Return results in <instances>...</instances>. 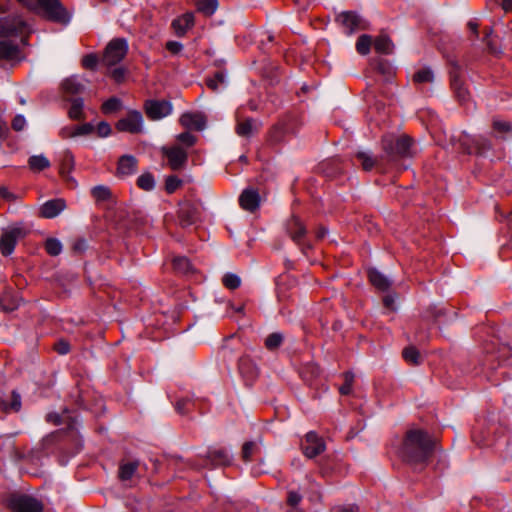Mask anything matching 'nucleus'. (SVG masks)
Returning a JSON list of instances; mask_svg holds the SVG:
<instances>
[{
  "instance_id": "1",
  "label": "nucleus",
  "mask_w": 512,
  "mask_h": 512,
  "mask_svg": "<svg viewBox=\"0 0 512 512\" xmlns=\"http://www.w3.org/2000/svg\"><path fill=\"white\" fill-rule=\"evenodd\" d=\"M436 449V441L421 429L407 431L400 456L410 464L425 463Z\"/></svg>"
},
{
  "instance_id": "2",
  "label": "nucleus",
  "mask_w": 512,
  "mask_h": 512,
  "mask_svg": "<svg viewBox=\"0 0 512 512\" xmlns=\"http://www.w3.org/2000/svg\"><path fill=\"white\" fill-rule=\"evenodd\" d=\"M26 29V23L20 17L0 19V60L20 61L18 46L9 38L20 35Z\"/></svg>"
},
{
  "instance_id": "3",
  "label": "nucleus",
  "mask_w": 512,
  "mask_h": 512,
  "mask_svg": "<svg viewBox=\"0 0 512 512\" xmlns=\"http://www.w3.org/2000/svg\"><path fill=\"white\" fill-rule=\"evenodd\" d=\"M28 9L42 15L45 19L67 24L71 15L60 0H17Z\"/></svg>"
},
{
  "instance_id": "4",
  "label": "nucleus",
  "mask_w": 512,
  "mask_h": 512,
  "mask_svg": "<svg viewBox=\"0 0 512 512\" xmlns=\"http://www.w3.org/2000/svg\"><path fill=\"white\" fill-rule=\"evenodd\" d=\"M382 148L389 159L413 157L416 154L413 141L407 135L385 136L382 139Z\"/></svg>"
},
{
  "instance_id": "5",
  "label": "nucleus",
  "mask_w": 512,
  "mask_h": 512,
  "mask_svg": "<svg viewBox=\"0 0 512 512\" xmlns=\"http://www.w3.org/2000/svg\"><path fill=\"white\" fill-rule=\"evenodd\" d=\"M27 230L21 224L3 230L0 237V251L2 255L9 256L13 253L17 241L27 234Z\"/></svg>"
},
{
  "instance_id": "6",
  "label": "nucleus",
  "mask_w": 512,
  "mask_h": 512,
  "mask_svg": "<svg viewBox=\"0 0 512 512\" xmlns=\"http://www.w3.org/2000/svg\"><path fill=\"white\" fill-rule=\"evenodd\" d=\"M127 51L128 44L125 39H113L108 43L102 61L108 66L116 65L125 57Z\"/></svg>"
},
{
  "instance_id": "7",
  "label": "nucleus",
  "mask_w": 512,
  "mask_h": 512,
  "mask_svg": "<svg viewBox=\"0 0 512 512\" xmlns=\"http://www.w3.org/2000/svg\"><path fill=\"white\" fill-rule=\"evenodd\" d=\"M161 152L168 159V165L172 170L178 171L186 167L188 154L181 146H163Z\"/></svg>"
},
{
  "instance_id": "8",
  "label": "nucleus",
  "mask_w": 512,
  "mask_h": 512,
  "mask_svg": "<svg viewBox=\"0 0 512 512\" xmlns=\"http://www.w3.org/2000/svg\"><path fill=\"white\" fill-rule=\"evenodd\" d=\"M8 506L14 512H41L43 509L42 504L27 495H15L8 501Z\"/></svg>"
},
{
  "instance_id": "9",
  "label": "nucleus",
  "mask_w": 512,
  "mask_h": 512,
  "mask_svg": "<svg viewBox=\"0 0 512 512\" xmlns=\"http://www.w3.org/2000/svg\"><path fill=\"white\" fill-rule=\"evenodd\" d=\"M143 116L139 111H130L125 117L121 118L116 128L121 132L132 134L141 133L143 131Z\"/></svg>"
},
{
  "instance_id": "10",
  "label": "nucleus",
  "mask_w": 512,
  "mask_h": 512,
  "mask_svg": "<svg viewBox=\"0 0 512 512\" xmlns=\"http://www.w3.org/2000/svg\"><path fill=\"white\" fill-rule=\"evenodd\" d=\"M336 20L348 35L353 34L357 30L367 28V22L355 12H342L337 16Z\"/></svg>"
},
{
  "instance_id": "11",
  "label": "nucleus",
  "mask_w": 512,
  "mask_h": 512,
  "mask_svg": "<svg viewBox=\"0 0 512 512\" xmlns=\"http://www.w3.org/2000/svg\"><path fill=\"white\" fill-rule=\"evenodd\" d=\"M145 112L151 120H160L172 112V104L165 100H148L145 103Z\"/></svg>"
},
{
  "instance_id": "12",
  "label": "nucleus",
  "mask_w": 512,
  "mask_h": 512,
  "mask_svg": "<svg viewBox=\"0 0 512 512\" xmlns=\"http://www.w3.org/2000/svg\"><path fill=\"white\" fill-rule=\"evenodd\" d=\"M302 449L308 458H314L325 450V444L315 432L311 431L306 434L305 444Z\"/></svg>"
},
{
  "instance_id": "13",
  "label": "nucleus",
  "mask_w": 512,
  "mask_h": 512,
  "mask_svg": "<svg viewBox=\"0 0 512 512\" xmlns=\"http://www.w3.org/2000/svg\"><path fill=\"white\" fill-rule=\"evenodd\" d=\"M261 198L258 190L254 188H246L239 197V204L242 209L248 212L256 211L260 206Z\"/></svg>"
},
{
  "instance_id": "14",
  "label": "nucleus",
  "mask_w": 512,
  "mask_h": 512,
  "mask_svg": "<svg viewBox=\"0 0 512 512\" xmlns=\"http://www.w3.org/2000/svg\"><path fill=\"white\" fill-rule=\"evenodd\" d=\"M178 217L180 225L182 227H188L199 220V210L194 204L184 202L180 205Z\"/></svg>"
},
{
  "instance_id": "15",
  "label": "nucleus",
  "mask_w": 512,
  "mask_h": 512,
  "mask_svg": "<svg viewBox=\"0 0 512 512\" xmlns=\"http://www.w3.org/2000/svg\"><path fill=\"white\" fill-rule=\"evenodd\" d=\"M66 209V202L64 199L57 198L48 200L40 208V216L43 218L51 219L58 216Z\"/></svg>"
},
{
  "instance_id": "16",
  "label": "nucleus",
  "mask_w": 512,
  "mask_h": 512,
  "mask_svg": "<svg viewBox=\"0 0 512 512\" xmlns=\"http://www.w3.org/2000/svg\"><path fill=\"white\" fill-rule=\"evenodd\" d=\"M179 122L189 129L203 130L206 126V118L201 113H184L181 115Z\"/></svg>"
},
{
  "instance_id": "17",
  "label": "nucleus",
  "mask_w": 512,
  "mask_h": 512,
  "mask_svg": "<svg viewBox=\"0 0 512 512\" xmlns=\"http://www.w3.org/2000/svg\"><path fill=\"white\" fill-rule=\"evenodd\" d=\"M238 370L241 377L246 382L253 381L257 374L258 370L256 365L252 362V360L248 357H241L238 362Z\"/></svg>"
},
{
  "instance_id": "18",
  "label": "nucleus",
  "mask_w": 512,
  "mask_h": 512,
  "mask_svg": "<svg viewBox=\"0 0 512 512\" xmlns=\"http://www.w3.org/2000/svg\"><path fill=\"white\" fill-rule=\"evenodd\" d=\"M86 80L79 78V76L73 75L64 79L61 83V87L65 93L68 94H79L85 90Z\"/></svg>"
},
{
  "instance_id": "19",
  "label": "nucleus",
  "mask_w": 512,
  "mask_h": 512,
  "mask_svg": "<svg viewBox=\"0 0 512 512\" xmlns=\"http://www.w3.org/2000/svg\"><path fill=\"white\" fill-rule=\"evenodd\" d=\"M287 233L290 235L293 241L299 243L301 238L305 235L306 230L304 225L302 224L301 220L296 217L292 216L289 221L287 222Z\"/></svg>"
},
{
  "instance_id": "20",
  "label": "nucleus",
  "mask_w": 512,
  "mask_h": 512,
  "mask_svg": "<svg viewBox=\"0 0 512 512\" xmlns=\"http://www.w3.org/2000/svg\"><path fill=\"white\" fill-rule=\"evenodd\" d=\"M259 129V124L252 118L239 120L236 125V133L240 137L249 138Z\"/></svg>"
},
{
  "instance_id": "21",
  "label": "nucleus",
  "mask_w": 512,
  "mask_h": 512,
  "mask_svg": "<svg viewBox=\"0 0 512 512\" xmlns=\"http://www.w3.org/2000/svg\"><path fill=\"white\" fill-rule=\"evenodd\" d=\"M194 24V15L192 13H185L181 17L173 20L172 27L178 36H183L188 29Z\"/></svg>"
},
{
  "instance_id": "22",
  "label": "nucleus",
  "mask_w": 512,
  "mask_h": 512,
  "mask_svg": "<svg viewBox=\"0 0 512 512\" xmlns=\"http://www.w3.org/2000/svg\"><path fill=\"white\" fill-rule=\"evenodd\" d=\"M0 408L6 413L18 412L21 408V396L13 391L8 397L0 399Z\"/></svg>"
},
{
  "instance_id": "23",
  "label": "nucleus",
  "mask_w": 512,
  "mask_h": 512,
  "mask_svg": "<svg viewBox=\"0 0 512 512\" xmlns=\"http://www.w3.org/2000/svg\"><path fill=\"white\" fill-rule=\"evenodd\" d=\"M204 457L209 460L212 465H227L231 461V455L223 449L209 450Z\"/></svg>"
},
{
  "instance_id": "24",
  "label": "nucleus",
  "mask_w": 512,
  "mask_h": 512,
  "mask_svg": "<svg viewBox=\"0 0 512 512\" xmlns=\"http://www.w3.org/2000/svg\"><path fill=\"white\" fill-rule=\"evenodd\" d=\"M137 160L132 155H123L118 162V173L126 176L136 172Z\"/></svg>"
},
{
  "instance_id": "25",
  "label": "nucleus",
  "mask_w": 512,
  "mask_h": 512,
  "mask_svg": "<svg viewBox=\"0 0 512 512\" xmlns=\"http://www.w3.org/2000/svg\"><path fill=\"white\" fill-rule=\"evenodd\" d=\"M451 85L457 99L464 103L469 99V91L465 87L464 82L457 74H452Z\"/></svg>"
},
{
  "instance_id": "26",
  "label": "nucleus",
  "mask_w": 512,
  "mask_h": 512,
  "mask_svg": "<svg viewBox=\"0 0 512 512\" xmlns=\"http://www.w3.org/2000/svg\"><path fill=\"white\" fill-rule=\"evenodd\" d=\"M376 52L381 54H391L394 49L392 40L386 35L381 34L373 41Z\"/></svg>"
},
{
  "instance_id": "27",
  "label": "nucleus",
  "mask_w": 512,
  "mask_h": 512,
  "mask_svg": "<svg viewBox=\"0 0 512 512\" xmlns=\"http://www.w3.org/2000/svg\"><path fill=\"white\" fill-rule=\"evenodd\" d=\"M369 279L373 286L382 291L391 286V281L376 269L369 270Z\"/></svg>"
},
{
  "instance_id": "28",
  "label": "nucleus",
  "mask_w": 512,
  "mask_h": 512,
  "mask_svg": "<svg viewBox=\"0 0 512 512\" xmlns=\"http://www.w3.org/2000/svg\"><path fill=\"white\" fill-rule=\"evenodd\" d=\"M356 158L361 162V166L365 171L372 170L378 162L370 151H358Z\"/></svg>"
},
{
  "instance_id": "29",
  "label": "nucleus",
  "mask_w": 512,
  "mask_h": 512,
  "mask_svg": "<svg viewBox=\"0 0 512 512\" xmlns=\"http://www.w3.org/2000/svg\"><path fill=\"white\" fill-rule=\"evenodd\" d=\"M402 356L406 362L413 365H419L423 361V357L421 356L418 349H416L414 346H408L404 348L402 351Z\"/></svg>"
},
{
  "instance_id": "30",
  "label": "nucleus",
  "mask_w": 512,
  "mask_h": 512,
  "mask_svg": "<svg viewBox=\"0 0 512 512\" xmlns=\"http://www.w3.org/2000/svg\"><path fill=\"white\" fill-rule=\"evenodd\" d=\"M173 267L178 273L189 275L194 273V268L186 257H176L173 260Z\"/></svg>"
},
{
  "instance_id": "31",
  "label": "nucleus",
  "mask_w": 512,
  "mask_h": 512,
  "mask_svg": "<svg viewBox=\"0 0 512 512\" xmlns=\"http://www.w3.org/2000/svg\"><path fill=\"white\" fill-rule=\"evenodd\" d=\"M138 461L123 463L119 467V478L122 481L130 480L138 468Z\"/></svg>"
},
{
  "instance_id": "32",
  "label": "nucleus",
  "mask_w": 512,
  "mask_h": 512,
  "mask_svg": "<svg viewBox=\"0 0 512 512\" xmlns=\"http://www.w3.org/2000/svg\"><path fill=\"white\" fill-rule=\"evenodd\" d=\"M31 170L39 172L50 167V161L44 155H34L28 160Z\"/></svg>"
},
{
  "instance_id": "33",
  "label": "nucleus",
  "mask_w": 512,
  "mask_h": 512,
  "mask_svg": "<svg viewBox=\"0 0 512 512\" xmlns=\"http://www.w3.org/2000/svg\"><path fill=\"white\" fill-rule=\"evenodd\" d=\"M206 84L211 90L217 92L221 86H225L227 84L226 74L224 71H218L213 77L206 80Z\"/></svg>"
},
{
  "instance_id": "34",
  "label": "nucleus",
  "mask_w": 512,
  "mask_h": 512,
  "mask_svg": "<svg viewBox=\"0 0 512 512\" xmlns=\"http://www.w3.org/2000/svg\"><path fill=\"white\" fill-rule=\"evenodd\" d=\"M83 99L82 98H74L71 100V105L68 111V115L73 120H79L83 118Z\"/></svg>"
},
{
  "instance_id": "35",
  "label": "nucleus",
  "mask_w": 512,
  "mask_h": 512,
  "mask_svg": "<svg viewBox=\"0 0 512 512\" xmlns=\"http://www.w3.org/2000/svg\"><path fill=\"white\" fill-rule=\"evenodd\" d=\"M218 8V0H198L197 9L206 16H211Z\"/></svg>"
},
{
  "instance_id": "36",
  "label": "nucleus",
  "mask_w": 512,
  "mask_h": 512,
  "mask_svg": "<svg viewBox=\"0 0 512 512\" xmlns=\"http://www.w3.org/2000/svg\"><path fill=\"white\" fill-rule=\"evenodd\" d=\"M373 43L372 37L367 34H363L358 37L356 42V50L361 55H367L370 52V47Z\"/></svg>"
},
{
  "instance_id": "37",
  "label": "nucleus",
  "mask_w": 512,
  "mask_h": 512,
  "mask_svg": "<svg viewBox=\"0 0 512 512\" xmlns=\"http://www.w3.org/2000/svg\"><path fill=\"white\" fill-rule=\"evenodd\" d=\"M413 80L416 83H431L434 80L433 71L429 67H424L414 74Z\"/></svg>"
},
{
  "instance_id": "38",
  "label": "nucleus",
  "mask_w": 512,
  "mask_h": 512,
  "mask_svg": "<svg viewBox=\"0 0 512 512\" xmlns=\"http://www.w3.org/2000/svg\"><path fill=\"white\" fill-rule=\"evenodd\" d=\"M258 451L259 447L255 442H245L242 446L241 457L245 462H249L252 459V456Z\"/></svg>"
},
{
  "instance_id": "39",
  "label": "nucleus",
  "mask_w": 512,
  "mask_h": 512,
  "mask_svg": "<svg viewBox=\"0 0 512 512\" xmlns=\"http://www.w3.org/2000/svg\"><path fill=\"white\" fill-rule=\"evenodd\" d=\"M91 194L97 201H107L111 198L110 189L104 185H98L93 187L91 190Z\"/></svg>"
},
{
  "instance_id": "40",
  "label": "nucleus",
  "mask_w": 512,
  "mask_h": 512,
  "mask_svg": "<svg viewBox=\"0 0 512 512\" xmlns=\"http://www.w3.org/2000/svg\"><path fill=\"white\" fill-rule=\"evenodd\" d=\"M62 243L56 238H48L45 241V249L51 256H57L62 252Z\"/></svg>"
},
{
  "instance_id": "41",
  "label": "nucleus",
  "mask_w": 512,
  "mask_h": 512,
  "mask_svg": "<svg viewBox=\"0 0 512 512\" xmlns=\"http://www.w3.org/2000/svg\"><path fill=\"white\" fill-rule=\"evenodd\" d=\"M138 186L146 191H150L155 186V180L152 174L144 173L137 180Z\"/></svg>"
},
{
  "instance_id": "42",
  "label": "nucleus",
  "mask_w": 512,
  "mask_h": 512,
  "mask_svg": "<svg viewBox=\"0 0 512 512\" xmlns=\"http://www.w3.org/2000/svg\"><path fill=\"white\" fill-rule=\"evenodd\" d=\"M121 106V101L116 97H111L105 101L102 105V111L105 114H109L117 111Z\"/></svg>"
},
{
  "instance_id": "43",
  "label": "nucleus",
  "mask_w": 512,
  "mask_h": 512,
  "mask_svg": "<svg viewBox=\"0 0 512 512\" xmlns=\"http://www.w3.org/2000/svg\"><path fill=\"white\" fill-rule=\"evenodd\" d=\"M282 341H283L282 334L272 333L266 338L265 345L269 350H274L281 345Z\"/></svg>"
},
{
  "instance_id": "44",
  "label": "nucleus",
  "mask_w": 512,
  "mask_h": 512,
  "mask_svg": "<svg viewBox=\"0 0 512 512\" xmlns=\"http://www.w3.org/2000/svg\"><path fill=\"white\" fill-rule=\"evenodd\" d=\"M223 284L229 289H236L241 284V279L238 275L233 273H227L223 277Z\"/></svg>"
},
{
  "instance_id": "45",
  "label": "nucleus",
  "mask_w": 512,
  "mask_h": 512,
  "mask_svg": "<svg viewBox=\"0 0 512 512\" xmlns=\"http://www.w3.org/2000/svg\"><path fill=\"white\" fill-rule=\"evenodd\" d=\"M344 379H345V382L339 388V391L343 395H348L351 392V390H352V386H353V382H354V375H353V373H351V372L344 373Z\"/></svg>"
},
{
  "instance_id": "46",
  "label": "nucleus",
  "mask_w": 512,
  "mask_h": 512,
  "mask_svg": "<svg viewBox=\"0 0 512 512\" xmlns=\"http://www.w3.org/2000/svg\"><path fill=\"white\" fill-rule=\"evenodd\" d=\"M182 184V181L177 176H168L165 182L166 191L171 194L175 192Z\"/></svg>"
},
{
  "instance_id": "47",
  "label": "nucleus",
  "mask_w": 512,
  "mask_h": 512,
  "mask_svg": "<svg viewBox=\"0 0 512 512\" xmlns=\"http://www.w3.org/2000/svg\"><path fill=\"white\" fill-rule=\"evenodd\" d=\"M176 138L179 142L183 143L187 147L193 146L197 140L196 137L189 132L181 133V134L177 135Z\"/></svg>"
},
{
  "instance_id": "48",
  "label": "nucleus",
  "mask_w": 512,
  "mask_h": 512,
  "mask_svg": "<svg viewBox=\"0 0 512 512\" xmlns=\"http://www.w3.org/2000/svg\"><path fill=\"white\" fill-rule=\"evenodd\" d=\"M97 63H98V58L94 54H88V55L84 56L82 59V65L86 69H90V70L95 69Z\"/></svg>"
},
{
  "instance_id": "49",
  "label": "nucleus",
  "mask_w": 512,
  "mask_h": 512,
  "mask_svg": "<svg viewBox=\"0 0 512 512\" xmlns=\"http://www.w3.org/2000/svg\"><path fill=\"white\" fill-rule=\"evenodd\" d=\"M25 126H26V119L21 114L16 115L14 117V119L12 120L11 127L13 130H15L17 132L22 131Z\"/></svg>"
},
{
  "instance_id": "50",
  "label": "nucleus",
  "mask_w": 512,
  "mask_h": 512,
  "mask_svg": "<svg viewBox=\"0 0 512 512\" xmlns=\"http://www.w3.org/2000/svg\"><path fill=\"white\" fill-rule=\"evenodd\" d=\"M94 131V126L91 123H85L81 126L75 127V136H86Z\"/></svg>"
},
{
  "instance_id": "51",
  "label": "nucleus",
  "mask_w": 512,
  "mask_h": 512,
  "mask_svg": "<svg viewBox=\"0 0 512 512\" xmlns=\"http://www.w3.org/2000/svg\"><path fill=\"white\" fill-rule=\"evenodd\" d=\"M74 166V157L71 153H66L65 158L63 160L61 174L65 175L66 172H69Z\"/></svg>"
},
{
  "instance_id": "52",
  "label": "nucleus",
  "mask_w": 512,
  "mask_h": 512,
  "mask_svg": "<svg viewBox=\"0 0 512 512\" xmlns=\"http://www.w3.org/2000/svg\"><path fill=\"white\" fill-rule=\"evenodd\" d=\"M165 47L173 55H177L183 50V45L178 41H168Z\"/></svg>"
},
{
  "instance_id": "53",
  "label": "nucleus",
  "mask_w": 512,
  "mask_h": 512,
  "mask_svg": "<svg viewBox=\"0 0 512 512\" xmlns=\"http://www.w3.org/2000/svg\"><path fill=\"white\" fill-rule=\"evenodd\" d=\"M302 499V496L296 491H290L288 493L287 502L291 507H296Z\"/></svg>"
},
{
  "instance_id": "54",
  "label": "nucleus",
  "mask_w": 512,
  "mask_h": 512,
  "mask_svg": "<svg viewBox=\"0 0 512 512\" xmlns=\"http://www.w3.org/2000/svg\"><path fill=\"white\" fill-rule=\"evenodd\" d=\"M111 133V127L107 122H100L97 126V134L99 137H107Z\"/></svg>"
},
{
  "instance_id": "55",
  "label": "nucleus",
  "mask_w": 512,
  "mask_h": 512,
  "mask_svg": "<svg viewBox=\"0 0 512 512\" xmlns=\"http://www.w3.org/2000/svg\"><path fill=\"white\" fill-rule=\"evenodd\" d=\"M59 135L63 139L75 138V127L74 126H65L60 129Z\"/></svg>"
},
{
  "instance_id": "56",
  "label": "nucleus",
  "mask_w": 512,
  "mask_h": 512,
  "mask_svg": "<svg viewBox=\"0 0 512 512\" xmlns=\"http://www.w3.org/2000/svg\"><path fill=\"white\" fill-rule=\"evenodd\" d=\"M498 354L499 358L507 360L512 355V348L507 344H503L499 347Z\"/></svg>"
},
{
  "instance_id": "57",
  "label": "nucleus",
  "mask_w": 512,
  "mask_h": 512,
  "mask_svg": "<svg viewBox=\"0 0 512 512\" xmlns=\"http://www.w3.org/2000/svg\"><path fill=\"white\" fill-rule=\"evenodd\" d=\"M395 302L396 296L392 294L386 295L383 299L384 306L392 311L396 310Z\"/></svg>"
},
{
  "instance_id": "58",
  "label": "nucleus",
  "mask_w": 512,
  "mask_h": 512,
  "mask_svg": "<svg viewBox=\"0 0 512 512\" xmlns=\"http://www.w3.org/2000/svg\"><path fill=\"white\" fill-rule=\"evenodd\" d=\"M87 248V242L84 239H77L72 246L75 253H82Z\"/></svg>"
},
{
  "instance_id": "59",
  "label": "nucleus",
  "mask_w": 512,
  "mask_h": 512,
  "mask_svg": "<svg viewBox=\"0 0 512 512\" xmlns=\"http://www.w3.org/2000/svg\"><path fill=\"white\" fill-rule=\"evenodd\" d=\"M9 135V127L0 115V140H5Z\"/></svg>"
},
{
  "instance_id": "60",
  "label": "nucleus",
  "mask_w": 512,
  "mask_h": 512,
  "mask_svg": "<svg viewBox=\"0 0 512 512\" xmlns=\"http://www.w3.org/2000/svg\"><path fill=\"white\" fill-rule=\"evenodd\" d=\"M55 349L59 354L64 355L69 352L70 345L68 342L61 340L55 345Z\"/></svg>"
},
{
  "instance_id": "61",
  "label": "nucleus",
  "mask_w": 512,
  "mask_h": 512,
  "mask_svg": "<svg viewBox=\"0 0 512 512\" xmlns=\"http://www.w3.org/2000/svg\"><path fill=\"white\" fill-rule=\"evenodd\" d=\"M493 126L496 130L499 131H510L511 125L508 122H504L501 120H494Z\"/></svg>"
},
{
  "instance_id": "62",
  "label": "nucleus",
  "mask_w": 512,
  "mask_h": 512,
  "mask_svg": "<svg viewBox=\"0 0 512 512\" xmlns=\"http://www.w3.org/2000/svg\"><path fill=\"white\" fill-rule=\"evenodd\" d=\"M282 141V129L275 128L271 134V142L280 143Z\"/></svg>"
},
{
  "instance_id": "63",
  "label": "nucleus",
  "mask_w": 512,
  "mask_h": 512,
  "mask_svg": "<svg viewBox=\"0 0 512 512\" xmlns=\"http://www.w3.org/2000/svg\"><path fill=\"white\" fill-rule=\"evenodd\" d=\"M112 77L116 80V81H121L124 77V71L123 69L121 68H115L113 71H112Z\"/></svg>"
},
{
  "instance_id": "64",
  "label": "nucleus",
  "mask_w": 512,
  "mask_h": 512,
  "mask_svg": "<svg viewBox=\"0 0 512 512\" xmlns=\"http://www.w3.org/2000/svg\"><path fill=\"white\" fill-rule=\"evenodd\" d=\"M458 143H459V150H461L462 152L468 153V154L471 153L470 147L466 140L459 139Z\"/></svg>"
}]
</instances>
